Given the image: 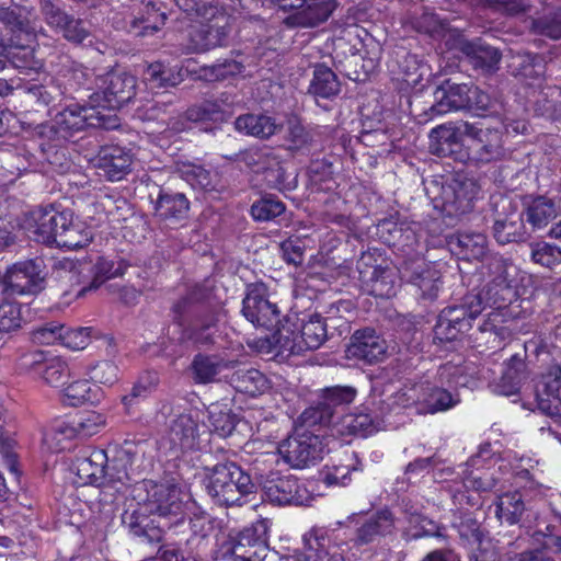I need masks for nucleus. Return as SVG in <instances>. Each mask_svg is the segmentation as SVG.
<instances>
[{"instance_id": "obj_1", "label": "nucleus", "mask_w": 561, "mask_h": 561, "mask_svg": "<svg viewBox=\"0 0 561 561\" xmlns=\"http://www.w3.org/2000/svg\"><path fill=\"white\" fill-rule=\"evenodd\" d=\"M488 270L491 280L484 289L468 295L463 305L448 307L442 312L449 318L448 323L458 325V330H469L472 320L490 309L479 330L492 336L493 347H502L511 336V331L503 325L502 309L515 297L512 282L517 268L503 257L493 256L489 259Z\"/></svg>"}, {"instance_id": "obj_59", "label": "nucleus", "mask_w": 561, "mask_h": 561, "mask_svg": "<svg viewBox=\"0 0 561 561\" xmlns=\"http://www.w3.org/2000/svg\"><path fill=\"white\" fill-rule=\"evenodd\" d=\"M79 438H88L100 433L106 426V417L99 412H87L75 417Z\"/></svg>"}, {"instance_id": "obj_25", "label": "nucleus", "mask_w": 561, "mask_h": 561, "mask_svg": "<svg viewBox=\"0 0 561 561\" xmlns=\"http://www.w3.org/2000/svg\"><path fill=\"white\" fill-rule=\"evenodd\" d=\"M144 455V449L140 444L125 440L124 444L116 450L115 457L106 465V480L105 484L121 483L125 485L130 480L129 471L137 458Z\"/></svg>"}, {"instance_id": "obj_32", "label": "nucleus", "mask_w": 561, "mask_h": 561, "mask_svg": "<svg viewBox=\"0 0 561 561\" xmlns=\"http://www.w3.org/2000/svg\"><path fill=\"white\" fill-rule=\"evenodd\" d=\"M526 234L523 215L516 209L499 214L493 225V236L500 244L517 242Z\"/></svg>"}, {"instance_id": "obj_30", "label": "nucleus", "mask_w": 561, "mask_h": 561, "mask_svg": "<svg viewBox=\"0 0 561 561\" xmlns=\"http://www.w3.org/2000/svg\"><path fill=\"white\" fill-rule=\"evenodd\" d=\"M459 49L474 68H480L484 71L495 70L501 60L500 51L479 38L474 41H461L459 43Z\"/></svg>"}, {"instance_id": "obj_10", "label": "nucleus", "mask_w": 561, "mask_h": 561, "mask_svg": "<svg viewBox=\"0 0 561 561\" xmlns=\"http://www.w3.org/2000/svg\"><path fill=\"white\" fill-rule=\"evenodd\" d=\"M70 220V211H58L53 206L31 210L23 221L30 238L45 244H55L61 227Z\"/></svg>"}, {"instance_id": "obj_6", "label": "nucleus", "mask_w": 561, "mask_h": 561, "mask_svg": "<svg viewBox=\"0 0 561 561\" xmlns=\"http://www.w3.org/2000/svg\"><path fill=\"white\" fill-rule=\"evenodd\" d=\"M55 122L60 130L70 133L85 127L115 129L119 126L116 114L104 113L96 105L70 104L56 115Z\"/></svg>"}, {"instance_id": "obj_39", "label": "nucleus", "mask_w": 561, "mask_h": 561, "mask_svg": "<svg viewBox=\"0 0 561 561\" xmlns=\"http://www.w3.org/2000/svg\"><path fill=\"white\" fill-rule=\"evenodd\" d=\"M144 79L151 89L175 87L183 80L182 69L178 66L167 67L160 61L147 66Z\"/></svg>"}, {"instance_id": "obj_53", "label": "nucleus", "mask_w": 561, "mask_h": 561, "mask_svg": "<svg viewBox=\"0 0 561 561\" xmlns=\"http://www.w3.org/2000/svg\"><path fill=\"white\" fill-rule=\"evenodd\" d=\"M530 543L545 556H561V535L556 533L552 525H547L545 530H535L530 536Z\"/></svg>"}, {"instance_id": "obj_3", "label": "nucleus", "mask_w": 561, "mask_h": 561, "mask_svg": "<svg viewBox=\"0 0 561 561\" xmlns=\"http://www.w3.org/2000/svg\"><path fill=\"white\" fill-rule=\"evenodd\" d=\"M32 34L22 19L20 10L0 7V70L11 57L12 62L20 69H38L39 61L25 59L32 55L28 49Z\"/></svg>"}, {"instance_id": "obj_4", "label": "nucleus", "mask_w": 561, "mask_h": 561, "mask_svg": "<svg viewBox=\"0 0 561 561\" xmlns=\"http://www.w3.org/2000/svg\"><path fill=\"white\" fill-rule=\"evenodd\" d=\"M205 488L219 505H243L255 490L250 476L234 462H221L208 468Z\"/></svg>"}, {"instance_id": "obj_47", "label": "nucleus", "mask_w": 561, "mask_h": 561, "mask_svg": "<svg viewBox=\"0 0 561 561\" xmlns=\"http://www.w3.org/2000/svg\"><path fill=\"white\" fill-rule=\"evenodd\" d=\"M66 227H61L56 245L75 250L87 245L91 241V233L80 222L73 221V215L70 211V220Z\"/></svg>"}, {"instance_id": "obj_52", "label": "nucleus", "mask_w": 561, "mask_h": 561, "mask_svg": "<svg viewBox=\"0 0 561 561\" xmlns=\"http://www.w3.org/2000/svg\"><path fill=\"white\" fill-rule=\"evenodd\" d=\"M405 518L414 530L412 537L419 538L423 536L440 537V526L433 519L424 516L417 507L407 506L404 510Z\"/></svg>"}, {"instance_id": "obj_9", "label": "nucleus", "mask_w": 561, "mask_h": 561, "mask_svg": "<svg viewBox=\"0 0 561 561\" xmlns=\"http://www.w3.org/2000/svg\"><path fill=\"white\" fill-rule=\"evenodd\" d=\"M304 542V552L287 556L284 561H346L347 543L333 540L323 529H311Z\"/></svg>"}, {"instance_id": "obj_35", "label": "nucleus", "mask_w": 561, "mask_h": 561, "mask_svg": "<svg viewBox=\"0 0 561 561\" xmlns=\"http://www.w3.org/2000/svg\"><path fill=\"white\" fill-rule=\"evenodd\" d=\"M394 527L393 516L389 511L378 512L367 519L356 533V542L366 545L388 535Z\"/></svg>"}, {"instance_id": "obj_46", "label": "nucleus", "mask_w": 561, "mask_h": 561, "mask_svg": "<svg viewBox=\"0 0 561 561\" xmlns=\"http://www.w3.org/2000/svg\"><path fill=\"white\" fill-rule=\"evenodd\" d=\"M525 511V504L518 492L501 495L495 503V515L502 523L516 524Z\"/></svg>"}, {"instance_id": "obj_38", "label": "nucleus", "mask_w": 561, "mask_h": 561, "mask_svg": "<svg viewBox=\"0 0 561 561\" xmlns=\"http://www.w3.org/2000/svg\"><path fill=\"white\" fill-rule=\"evenodd\" d=\"M229 383L239 392L256 396L268 388L266 377L255 368H239L229 377Z\"/></svg>"}, {"instance_id": "obj_2", "label": "nucleus", "mask_w": 561, "mask_h": 561, "mask_svg": "<svg viewBox=\"0 0 561 561\" xmlns=\"http://www.w3.org/2000/svg\"><path fill=\"white\" fill-rule=\"evenodd\" d=\"M133 496L138 508L126 512L123 520L134 536L160 540L165 528L184 517L182 492L175 483L144 480L134 488Z\"/></svg>"}, {"instance_id": "obj_28", "label": "nucleus", "mask_w": 561, "mask_h": 561, "mask_svg": "<svg viewBox=\"0 0 561 561\" xmlns=\"http://www.w3.org/2000/svg\"><path fill=\"white\" fill-rule=\"evenodd\" d=\"M387 353V343L385 339L376 334L374 330L365 329L357 331L352 344L348 348V354L358 359H363L368 364L382 360Z\"/></svg>"}, {"instance_id": "obj_64", "label": "nucleus", "mask_w": 561, "mask_h": 561, "mask_svg": "<svg viewBox=\"0 0 561 561\" xmlns=\"http://www.w3.org/2000/svg\"><path fill=\"white\" fill-rule=\"evenodd\" d=\"M511 546L507 551L500 554L499 561H554L553 558L545 556L539 549L531 548L529 551L518 553L516 549L519 548L520 545L513 542Z\"/></svg>"}, {"instance_id": "obj_56", "label": "nucleus", "mask_w": 561, "mask_h": 561, "mask_svg": "<svg viewBox=\"0 0 561 561\" xmlns=\"http://www.w3.org/2000/svg\"><path fill=\"white\" fill-rule=\"evenodd\" d=\"M165 19L164 12H160L156 4L148 3L146 5V15L133 25L134 32L137 36L152 35L164 25Z\"/></svg>"}, {"instance_id": "obj_17", "label": "nucleus", "mask_w": 561, "mask_h": 561, "mask_svg": "<svg viewBox=\"0 0 561 561\" xmlns=\"http://www.w3.org/2000/svg\"><path fill=\"white\" fill-rule=\"evenodd\" d=\"M561 388V363L551 365L542 374L536 385V401L538 409L551 419L561 416V399L559 391Z\"/></svg>"}, {"instance_id": "obj_19", "label": "nucleus", "mask_w": 561, "mask_h": 561, "mask_svg": "<svg viewBox=\"0 0 561 561\" xmlns=\"http://www.w3.org/2000/svg\"><path fill=\"white\" fill-rule=\"evenodd\" d=\"M371 254H363L357 261L359 279L369 294L376 297H390L394 294L393 273L387 267L374 264Z\"/></svg>"}, {"instance_id": "obj_11", "label": "nucleus", "mask_w": 561, "mask_h": 561, "mask_svg": "<svg viewBox=\"0 0 561 561\" xmlns=\"http://www.w3.org/2000/svg\"><path fill=\"white\" fill-rule=\"evenodd\" d=\"M242 314L254 327L271 330L280 322V310L268 298L264 284H251L242 301Z\"/></svg>"}, {"instance_id": "obj_44", "label": "nucleus", "mask_w": 561, "mask_h": 561, "mask_svg": "<svg viewBox=\"0 0 561 561\" xmlns=\"http://www.w3.org/2000/svg\"><path fill=\"white\" fill-rule=\"evenodd\" d=\"M335 8L334 0H309L302 8H299L297 18L304 26H316L327 21Z\"/></svg>"}, {"instance_id": "obj_49", "label": "nucleus", "mask_w": 561, "mask_h": 561, "mask_svg": "<svg viewBox=\"0 0 561 561\" xmlns=\"http://www.w3.org/2000/svg\"><path fill=\"white\" fill-rule=\"evenodd\" d=\"M421 382L413 385H405L403 388L392 393L385 402L382 412H391L397 409L409 408L417 405L421 412Z\"/></svg>"}, {"instance_id": "obj_14", "label": "nucleus", "mask_w": 561, "mask_h": 561, "mask_svg": "<svg viewBox=\"0 0 561 561\" xmlns=\"http://www.w3.org/2000/svg\"><path fill=\"white\" fill-rule=\"evenodd\" d=\"M279 454L291 467L302 468L322 458L319 436L308 432L289 436L278 447Z\"/></svg>"}, {"instance_id": "obj_42", "label": "nucleus", "mask_w": 561, "mask_h": 561, "mask_svg": "<svg viewBox=\"0 0 561 561\" xmlns=\"http://www.w3.org/2000/svg\"><path fill=\"white\" fill-rule=\"evenodd\" d=\"M284 140L288 150L300 151L312 145L313 135L310 129L304 126L298 116L290 115L285 121Z\"/></svg>"}, {"instance_id": "obj_23", "label": "nucleus", "mask_w": 561, "mask_h": 561, "mask_svg": "<svg viewBox=\"0 0 561 561\" xmlns=\"http://www.w3.org/2000/svg\"><path fill=\"white\" fill-rule=\"evenodd\" d=\"M131 163L130 152L118 146L101 148L94 161L99 174L113 182L124 179L129 173Z\"/></svg>"}, {"instance_id": "obj_27", "label": "nucleus", "mask_w": 561, "mask_h": 561, "mask_svg": "<svg viewBox=\"0 0 561 561\" xmlns=\"http://www.w3.org/2000/svg\"><path fill=\"white\" fill-rule=\"evenodd\" d=\"M469 84L444 82L435 91V103L430 107V119L451 111L466 110L469 104Z\"/></svg>"}, {"instance_id": "obj_36", "label": "nucleus", "mask_w": 561, "mask_h": 561, "mask_svg": "<svg viewBox=\"0 0 561 561\" xmlns=\"http://www.w3.org/2000/svg\"><path fill=\"white\" fill-rule=\"evenodd\" d=\"M202 19L203 26L207 36V39L218 42V46H222L229 34V18L218 7H203Z\"/></svg>"}, {"instance_id": "obj_40", "label": "nucleus", "mask_w": 561, "mask_h": 561, "mask_svg": "<svg viewBox=\"0 0 561 561\" xmlns=\"http://www.w3.org/2000/svg\"><path fill=\"white\" fill-rule=\"evenodd\" d=\"M354 453L345 454L339 463L327 465L321 471V479L328 486H345L351 482V472L357 470Z\"/></svg>"}, {"instance_id": "obj_62", "label": "nucleus", "mask_w": 561, "mask_h": 561, "mask_svg": "<svg viewBox=\"0 0 561 561\" xmlns=\"http://www.w3.org/2000/svg\"><path fill=\"white\" fill-rule=\"evenodd\" d=\"M285 210L284 204L274 198H263L251 207V215L255 220L266 221L280 216Z\"/></svg>"}, {"instance_id": "obj_26", "label": "nucleus", "mask_w": 561, "mask_h": 561, "mask_svg": "<svg viewBox=\"0 0 561 561\" xmlns=\"http://www.w3.org/2000/svg\"><path fill=\"white\" fill-rule=\"evenodd\" d=\"M559 205L551 198L538 195H527L523 198L524 222L530 225L533 230L546 228L559 214Z\"/></svg>"}, {"instance_id": "obj_48", "label": "nucleus", "mask_w": 561, "mask_h": 561, "mask_svg": "<svg viewBox=\"0 0 561 561\" xmlns=\"http://www.w3.org/2000/svg\"><path fill=\"white\" fill-rule=\"evenodd\" d=\"M299 328L301 353L320 347L327 337L325 324L319 316L310 317L307 322L299 324Z\"/></svg>"}, {"instance_id": "obj_29", "label": "nucleus", "mask_w": 561, "mask_h": 561, "mask_svg": "<svg viewBox=\"0 0 561 561\" xmlns=\"http://www.w3.org/2000/svg\"><path fill=\"white\" fill-rule=\"evenodd\" d=\"M283 124L277 123L276 118L262 113H247L240 115L234 121V128L238 133L255 137L259 139H268L282 128Z\"/></svg>"}, {"instance_id": "obj_58", "label": "nucleus", "mask_w": 561, "mask_h": 561, "mask_svg": "<svg viewBox=\"0 0 561 561\" xmlns=\"http://www.w3.org/2000/svg\"><path fill=\"white\" fill-rule=\"evenodd\" d=\"M176 170L180 176L192 187L207 190L211 185L210 173L202 165L192 162H180Z\"/></svg>"}, {"instance_id": "obj_8", "label": "nucleus", "mask_w": 561, "mask_h": 561, "mask_svg": "<svg viewBox=\"0 0 561 561\" xmlns=\"http://www.w3.org/2000/svg\"><path fill=\"white\" fill-rule=\"evenodd\" d=\"M42 263L33 260L19 262L1 277L2 294L7 296L35 295L44 288Z\"/></svg>"}, {"instance_id": "obj_33", "label": "nucleus", "mask_w": 561, "mask_h": 561, "mask_svg": "<svg viewBox=\"0 0 561 561\" xmlns=\"http://www.w3.org/2000/svg\"><path fill=\"white\" fill-rule=\"evenodd\" d=\"M276 330L272 333L268 342L278 355L300 354V328L299 324L289 319L279 322Z\"/></svg>"}, {"instance_id": "obj_7", "label": "nucleus", "mask_w": 561, "mask_h": 561, "mask_svg": "<svg viewBox=\"0 0 561 561\" xmlns=\"http://www.w3.org/2000/svg\"><path fill=\"white\" fill-rule=\"evenodd\" d=\"M466 136L471 139L466 161L486 164L501 160L505 156L503 134L499 129L483 127L479 124L466 126Z\"/></svg>"}, {"instance_id": "obj_54", "label": "nucleus", "mask_w": 561, "mask_h": 561, "mask_svg": "<svg viewBox=\"0 0 561 561\" xmlns=\"http://www.w3.org/2000/svg\"><path fill=\"white\" fill-rule=\"evenodd\" d=\"M73 438H79L77 426L75 425V417L69 421L56 422L51 431L45 435L44 442L51 450L60 451L66 448L62 442Z\"/></svg>"}, {"instance_id": "obj_51", "label": "nucleus", "mask_w": 561, "mask_h": 561, "mask_svg": "<svg viewBox=\"0 0 561 561\" xmlns=\"http://www.w3.org/2000/svg\"><path fill=\"white\" fill-rule=\"evenodd\" d=\"M99 391V388L90 385V380L77 379L64 389V397L68 404L77 407L85 402L98 401Z\"/></svg>"}, {"instance_id": "obj_61", "label": "nucleus", "mask_w": 561, "mask_h": 561, "mask_svg": "<svg viewBox=\"0 0 561 561\" xmlns=\"http://www.w3.org/2000/svg\"><path fill=\"white\" fill-rule=\"evenodd\" d=\"M21 306L11 301L0 302V333H9L21 327Z\"/></svg>"}, {"instance_id": "obj_37", "label": "nucleus", "mask_w": 561, "mask_h": 561, "mask_svg": "<svg viewBox=\"0 0 561 561\" xmlns=\"http://www.w3.org/2000/svg\"><path fill=\"white\" fill-rule=\"evenodd\" d=\"M332 434L342 437L360 435L373 432V419L367 413H347L331 422Z\"/></svg>"}, {"instance_id": "obj_55", "label": "nucleus", "mask_w": 561, "mask_h": 561, "mask_svg": "<svg viewBox=\"0 0 561 561\" xmlns=\"http://www.w3.org/2000/svg\"><path fill=\"white\" fill-rule=\"evenodd\" d=\"M531 261L540 266L553 270L561 265V249L546 241L530 244Z\"/></svg>"}, {"instance_id": "obj_24", "label": "nucleus", "mask_w": 561, "mask_h": 561, "mask_svg": "<svg viewBox=\"0 0 561 561\" xmlns=\"http://www.w3.org/2000/svg\"><path fill=\"white\" fill-rule=\"evenodd\" d=\"M265 500L277 505H302L307 500L306 489L294 477H278L263 485Z\"/></svg>"}, {"instance_id": "obj_18", "label": "nucleus", "mask_w": 561, "mask_h": 561, "mask_svg": "<svg viewBox=\"0 0 561 561\" xmlns=\"http://www.w3.org/2000/svg\"><path fill=\"white\" fill-rule=\"evenodd\" d=\"M466 126H471V124L468 122H462L459 125L449 123L433 128L430 133L431 152L440 157H454L456 160L466 162V152L458 150L462 136H466Z\"/></svg>"}, {"instance_id": "obj_50", "label": "nucleus", "mask_w": 561, "mask_h": 561, "mask_svg": "<svg viewBox=\"0 0 561 561\" xmlns=\"http://www.w3.org/2000/svg\"><path fill=\"white\" fill-rule=\"evenodd\" d=\"M224 366V363L217 357L198 354L191 364L193 379L197 383L211 382Z\"/></svg>"}, {"instance_id": "obj_57", "label": "nucleus", "mask_w": 561, "mask_h": 561, "mask_svg": "<svg viewBox=\"0 0 561 561\" xmlns=\"http://www.w3.org/2000/svg\"><path fill=\"white\" fill-rule=\"evenodd\" d=\"M91 272L90 263L75 260H64L59 263L57 276L60 280L68 282L71 286L83 283Z\"/></svg>"}, {"instance_id": "obj_5", "label": "nucleus", "mask_w": 561, "mask_h": 561, "mask_svg": "<svg viewBox=\"0 0 561 561\" xmlns=\"http://www.w3.org/2000/svg\"><path fill=\"white\" fill-rule=\"evenodd\" d=\"M268 529L267 519L256 520L222 543V556H230L231 561H264L268 552Z\"/></svg>"}, {"instance_id": "obj_15", "label": "nucleus", "mask_w": 561, "mask_h": 561, "mask_svg": "<svg viewBox=\"0 0 561 561\" xmlns=\"http://www.w3.org/2000/svg\"><path fill=\"white\" fill-rule=\"evenodd\" d=\"M22 366L38 376L49 387H60L69 377L67 363L58 356H46L43 352H32L22 357Z\"/></svg>"}, {"instance_id": "obj_21", "label": "nucleus", "mask_w": 561, "mask_h": 561, "mask_svg": "<svg viewBox=\"0 0 561 561\" xmlns=\"http://www.w3.org/2000/svg\"><path fill=\"white\" fill-rule=\"evenodd\" d=\"M199 412L191 410L175 415L169 426L168 439L171 448L188 450L198 446L201 426L198 425ZM204 428L205 425L203 424Z\"/></svg>"}, {"instance_id": "obj_13", "label": "nucleus", "mask_w": 561, "mask_h": 561, "mask_svg": "<svg viewBox=\"0 0 561 561\" xmlns=\"http://www.w3.org/2000/svg\"><path fill=\"white\" fill-rule=\"evenodd\" d=\"M398 271L402 279L417 288L422 299L432 301L438 297L442 288L440 273L423 259L415 256L404 260Z\"/></svg>"}, {"instance_id": "obj_22", "label": "nucleus", "mask_w": 561, "mask_h": 561, "mask_svg": "<svg viewBox=\"0 0 561 561\" xmlns=\"http://www.w3.org/2000/svg\"><path fill=\"white\" fill-rule=\"evenodd\" d=\"M108 457L103 449H93L89 455L77 457L71 470L77 476L76 483L80 485H105L106 465Z\"/></svg>"}, {"instance_id": "obj_34", "label": "nucleus", "mask_w": 561, "mask_h": 561, "mask_svg": "<svg viewBox=\"0 0 561 561\" xmlns=\"http://www.w3.org/2000/svg\"><path fill=\"white\" fill-rule=\"evenodd\" d=\"M421 412L436 413L455 407L459 399L449 391L432 385L428 381L421 382Z\"/></svg>"}, {"instance_id": "obj_31", "label": "nucleus", "mask_w": 561, "mask_h": 561, "mask_svg": "<svg viewBox=\"0 0 561 561\" xmlns=\"http://www.w3.org/2000/svg\"><path fill=\"white\" fill-rule=\"evenodd\" d=\"M453 253L462 260H480L486 251V238L477 232H458L447 238Z\"/></svg>"}, {"instance_id": "obj_41", "label": "nucleus", "mask_w": 561, "mask_h": 561, "mask_svg": "<svg viewBox=\"0 0 561 561\" xmlns=\"http://www.w3.org/2000/svg\"><path fill=\"white\" fill-rule=\"evenodd\" d=\"M308 91L316 98L330 99L340 92V82L329 67L318 65L313 70V78Z\"/></svg>"}, {"instance_id": "obj_16", "label": "nucleus", "mask_w": 561, "mask_h": 561, "mask_svg": "<svg viewBox=\"0 0 561 561\" xmlns=\"http://www.w3.org/2000/svg\"><path fill=\"white\" fill-rule=\"evenodd\" d=\"M479 194L476 181L463 175H457L442 185L439 199L449 213H467L472 201Z\"/></svg>"}, {"instance_id": "obj_12", "label": "nucleus", "mask_w": 561, "mask_h": 561, "mask_svg": "<svg viewBox=\"0 0 561 561\" xmlns=\"http://www.w3.org/2000/svg\"><path fill=\"white\" fill-rule=\"evenodd\" d=\"M357 391L351 386H333L324 388L320 396L317 404L307 409L302 416L305 422L310 425L331 424L334 420V415L337 414L345 405L351 404Z\"/></svg>"}, {"instance_id": "obj_45", "label": "nucleus", "mask_w": 561, "mask_h": 561, "mask_svg": "<svg viewBox=\"0 0 561 561\" xmlns=\"http://www.w3.org/2000/svg\"><path fill=\"white\" fill-rule=\"evenodd\" d=\"M208 430L220 437L229 436L237 424L236 415L222 403H213L207 409Z\"/></svg>"}, {"instance_id": "obj_60", "label": "nucleus", "mask_w": 561, "mask_h": 561, "mask_svg": "<svg viewBox=\"0 0 561 561\" xmlns=\"http://www.w3.org/2000/svg\"><path fill=\"white\" fill-rule=\"evenodd\" d=\"M90 380L104 386H113L118 380V367L111 360H101L87 367Z\"/></svg>"}, {"instance_id": "obj_43", "label": "nucleus", "mask_w": 561, "mask_h": 561, "mask_svg": "<svg viewBox=\"0 0 561 561\" xmlns=\"http://www.w3.org/2000/svg\"><path fill=\"white\" fill-rule=\"evenodd\" d=\"M188 201L181 193L161 192L156 202V214L161 219H182L188 211Z\"/></svg>"}, {"instance_id": "obj_63", "label": "nucleus", "mask_w": 561, "mask_h": 561, "mask_svg": "<svg viewBox=\"0 0 561 561\" xmlns=\"http://www.w3.org/2000/svg\"><path fill=\"white\" fill-rule=\"evenodd\" d=\"M158 378L148 374L138 379L131 388L129 394L123 397L122 402L127 410L138 402L139 399L146 398L157 386Z\"/></svg>"}, {"instance_id": "obj_20", "label": "nucleus", "mask_w": 561, "mask_h": 561, "mask_svg": "<svg viewBox=\"0 0 561 561\" xmlns=\"http://www.w3.org/2000/svg\"><path fill=\"white\" fill-rule=\"evenodd\" d=\"M136 78L125 72H111L104 79L102 94L104 104H98L104 113H113L128 103L136 94Z\"/></svg>"}]
</instances>
